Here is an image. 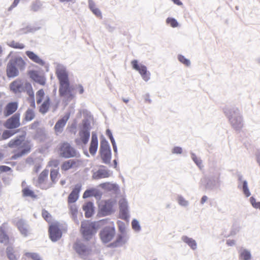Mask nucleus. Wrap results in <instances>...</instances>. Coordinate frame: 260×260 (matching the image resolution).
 Here are the masks:
<instances>
[{
    "mask_svg": "<svg viewBox=\"0 0 260 260\" xmlns=\"http://www.w3.org/2000/svg\"><path fill=\"white\" fill-rule=\"evenodd\" d=\"M239 257L242 260H250L251 258V252L247 249H243L241 251Z\"/></svg>",
    "mask_w": 260,
    "mask_h": 260,
    "instance_id": "41",
    "label": "nucleus"
},
{
    "mask_svg": "<svg viewBox=\"0 0 260 260\" xmlns=\"http://www.w3.org/2000/svg\"><path fill=\"white\" fill-rule=\"evenodd\" d=\"M29 78L36 83L41 85H44L46 82V79L43 75H40L39 72L36 70H30L28 72Z\"/></svg>",
    "mask_w": 260,
    "mask_h": 260,
    "instance_id": "18",
    "label": "nucleus"
},
{
    "mask_svg": "<svg viewBox=\"0 0 260 260\" xmlns=\"http://www.w3.org/2000/svg\"><path fill=\"white\" fill-rule=\"evenodd\" d=\"M100 186L106 191L113 192L115 194H119L120 192V187L116 183L107 182L100 184Z\"/></svg>",
    "mask_w": 260,
    "mask_h": 260,
    "instance_id": "22",
    "label": "nucleus"
},
{
    "mask_svg": "<svg viewBox=\"0 0 260 260\" xmlns=\"http://www.w3.org/2000/svg\"><path fill=\"white\" fill-rule=\"evenodd\" d=\"M82 189V184L81 183H77L68 197V204H73L75 203L79 199V193Z\"/></svg>",
    "mask_w": 260,
    "mask_h": 260,
    "instance_id": "17",
    "label": "nucleus"
},
{
    "mask_svg": "<svg viewBox=\"0 0 260 260\" xmlns=\"http://www.w3.org/2000/svg\"><path fill=\"white\" fill-rule=\"evenodd\" d=\"M26 56L33 62L42 66H44L46 64L45 61L41 59L37 54L32 51H26L25 52Z\"/></svg>",
    "mask_w": 260,
    "mask_h": 260,
    "instance_id": "28",
    "label": "nucleus"
},
{
    "mask_svg": "<svg viewBox=\"0 0 260 260\" xmlns=\"http://www.w3.org/2000/svg\"><path fill=\"white\" fill-rule=\"evenodd\" d=\"M166 23L173 28L176 27L179 25L177 20L173 17H168L166 19Z\"/></svg>",
    "mask_w": 260,
    "mask_h": 260,
    "instance_id": "49",
    "label": "nucleus"
},
{
    "mask_svg": "<svg viewBox=\"0 0 260 260\" xmlns=\"http://www.w3.org/2000/svg\"><path fill=\"white\" fill-rule=\"evenodd\" d=\"M70 212L73 218H77L78 213V208L75 204L70 206Z\"/></svg>",
    "mask_w": 260,
    "mask_h": 260,
    "instance_id": "55",
    "label": "nucleus"
},
{
    "mask_svg": "<svg viewBox=\"0 0 260 260\" xmlns=\"http://www.w3.org/2000/svg\"><path fill=\"white\" fill-rule=\"evenodd\" d=\"M119 218L124 220H128L130 215L129 214L128 202L126 198H122L119 200Z\"/></svg>",
    "mask_w": 260,
    "mask_h": 260,
    "instance_id": "13",
    "label": "nucleus"
},
{
    "mask_svg": "<svg viewBox=\"0 0 260 260\" xmlns=\"http://www.w3.org/2000/svg\"><path fill=\"white\" fill-rule=\"evenodd\" d=\"M132 227L133 230L136 232H139L141 230V227L139 221L137 219H133L132 221Z\"/></svg>",
    "mask_w": 260,
    "mask_h": 260,
    "instance_id": "48",
    "label": "nucleus"
},
{
    "mask_svg": "<svg viewBox=\"0 0 260 260\" xmlns=\"http://www.w3.org/2000/svg\"><path fill=\"white\" fill-rule=\"evenodd\" d=\"M59 164V160L57 159H54L50 160L48 163V165L51 167L54 168H58Z\"/></svg>",
    "mask_w": 260,
    "mask_h": 260,
    "instance_id": "63",
    "label": "nucleus"
},
{
    "mask_svg": "<svg viewBox=\"0 0 260 260\" xmlns=\"http://www.w3.org/2000/svg\"><path fill=\"white\" fill-rule=\"evenodd\" d=\"M42 217L46 221H48V218L51 217L50 214L46 210L43 209L42 212Z\"/></svg>",
    "mask_w": 260,
    "mask_h": 260,
    "instance_id": "64",
    "label": "nucleus"
},
{
    "mask_svg": "<svg viewBox=\"0 0 260 260\" xmlns=\"http://www.w3.org/2000/svg\"><path fill=\"white\" fill-rule=\"evenodd\" d=\"M10 90L15 94L24 91V83L21 79H17L10 84Z\"/></svg>",
    "mask_w": 260,
    "mask_h": 260,
    "instance_id": "19",
    "label": "nucleus"
},
{
    "mask_svg": "<svg viewBox=\"0 0 260 260\" xmlns=\"http://www.w3.org/2000/svg\"><path fill=\"white\" fill-rule=\"evenodd\" d=\"M5 252L9 260H18L19 256H17L13 245L7 246Z\"/></svg>",
    "mask_w": 260,
    "mask_h": 260,
    "instance_id": "30",
    "label": "nucleus"
},
{
    "mask_svg": "<svg viewBox=\"0 0 260 260\" xmlns=\"http://www.w3.org/2000/svg\"><path fill=\"white\" fill-rule=\"evenodd\" d=\"M116 234L114 222H111L109 225H106L99 233L100 238L104 244L110 242L115 237Z\"/></svg>",
    "mask_w": 260,
    "mask_h": 260,
    "instance_id": "7",
    "label": "nucleus"
},
{
    "mask_svg": "<svg viewBox=\"0 0 260 260\" xmlns=\"http://www.w3.org/2000/svg\"><path fill=\"white\" fill-rule=\"evenodd\" d=\"M106 135L107 136V137L109 139L112 144L113 151L114 152V157H117L118 155L117 146L115 139L113 136L112 131L109 128L107 129L106 131Z\"/></svg>",
    "mask_w": 260,
    "mask_h": 260,
    "instance_id": "31",
    "label": "nucleus"
},
{
    "mask_svg": "<svg viewBox=\"0 0 260 260\" xmlns=\"http://www.w3.org/2000/svg\"><path fill=\"white\" fill-rule=\"evenodd\" d=\"M82 161L80 159H71L64 161L61 166V169L64 171H67L73 168L74 167H78Z\"/></svg>",
    "mask_w": 260,
    "mask_h": 260,
    "instance_id": "23",
    "label": "nucleus"
},
{
    "mask_svg": "<svg viewBox=\"0 0 260 260\" xmlns=\"http://www.w3.org/2000/svg\"><path fill=\"white\" fill-rule=\"evenodd\" d=\"M48 170L45 169L40 173L38 178V183L39 184H42L44 183L48 177Z\"/></svg>",
    "mask_w": 260,
    "mask_h": 260,
    "instance_id": "46",
    "label": "nucleus"
},
{
    "mask_svg": "<svg viewBox=\"0 0 260 260\" xmlns=\"http://www.w3.org/2000/svg\"><path fill=\"white\" fill-rule=\"evenodd\" d=\"M73 248L82 258L88 256L92 251L90 247L80 241L75 242L73 244Z\"/></svg>",
    "mask_w": 260,
    "mask_h": 260,
    "instance_id": "12",
    "label": "nucleus"
},
{
    "mask_svg": "<svg viewBox=\"0 0 260 260\" xmlns=\"http://www.w3.org/2000/svg\"><path fill=\"white\" fill-rule=\"evenodd\" d=\"M7 225L6 223L1 225V244L6 246L13 245L15 241L14 238L8 234Z\"/></svg>",
    "mask_w": 260,
    "mask_h": 260,
    "instance_id": "15",
    "label": "nucleus"
},
{
    "mask_svg": "<svg viewBox=\"0 0 260 260\" xmlns=\"http://www.w3.org/2000/svg\"><path fill=\"white\" fill-rule=\"evenodd\" d=\"M25 91L30 96L34 94L31 84L28 82H26L24 84V91Z\"/></svg>",
    "mask_w": 260,
    "mask_h": 260,
    "instance_id": "50",
    "label": "nucleus"
},
{
    "mask_svg": "<svg viewBox=\"0 0 260 260\" xmlns=\"http://www.w3.org/2000/svg\"><path fill=\"white\" fill-rule=\"evenodd\" d=\"M102 162L106 165H110L111 166V160L112 158V151H100L99 152Z\"/></svg>",
    "mask_w": 260,
    "mask_h": 260,
    "instance_id": "33",
    "label": "nucleus"
},
{
    "mask_svg": "<svg viewBox=\"0 0 260 260\" xmlns=\"http://www.w3.org/2000/svg\"><path fill=\"white\" fill-rule=\"evenodd\" d=\"M88 6L89 9L93 14L98 17L102 18V15L101 10L95 7V3L92 0H88Z\"/></svg>",
    "mask_w": 260,
    "mask_h": 260,
    "instance_id": "37",
    "label": "nucleus"
},
{
    "mask_svg": "<svg viewBox=\"0 0 260 260\" xmlns=\"http://www.w3.org/2000/svg\"><path fill=\"white\" fill-rule=\"evenodd\" d=\"M100 147L99 151H111L110 144L103 135L100 137Z\"/></svg>",
    "mask_w": 260,
    "mask_h": 260,
    "instance_id": "34",
    "label": "nucleus"
},
{
    "mask_svg": "<svg viewBox=\"0 0 260 260\" xmlns=\"http://www.w3.org/2000/svg\"><path fill=\"white\" fill-rule=\"evenodd\" d=\"M82 209L85 212V216L87 218L91 217L94 213V204L91 202H88L84 204Z\"/></svg>",
    "mask_w": 260,
    "mask_h": 260,
    "instance_id": "27",
    "label": "nucleus"
},
{
    "mask_svg": "<svg viewBox=\"0 0 260 260\" xmlns=\"http://www.w3.org/2000/svg\"><path fill=\"white\" fill-rule=\"evenodd\" d=\"M19 132V130H16L13 129H8L6 130H4L3 132L2 135L1 136V140H6L9 139L11 137L14 135L15 134Z\"/></svg>",
    "mask_w": 260,
    "mask_h": 260,
    "instance_id": "39",
    "label": "nucleus"
},
{
    "mask_svg": "<svg viewBox=\"0 0 260 260\" xmlns=\"http://www.w3.org/2000/svg\"><path fill=\"white\" fill-rule=\"evenodd\" d=\"M91 129L90 122L88 118H84L82 120V125L81 126L80 131H89Z\"/></svg>",
    "mask_w": 260,
    "mask_h": 260,
    "instance_id": "43",
    "label": "nucleus"
},
{
    "mask_svg": "<svg viewBox=\"0 0 260 260\" xmlns=\"http://www.w3.org/2000/svg\"><path fill=\"white\" fill-rule=\"evenodd\" d=\"M35 117V114L34 110L28 108L25 112L24 120L25 121H30L32 120Z\"/></svg>",
    "mask_w": 260,
    "mask_h": 260,
    "instance_id": "42",
    "label": "nucleus"
},
{
    "mask_svg": "<svg viewBox=\"0 0 260 260\" xmlns=\"http://www.w3.org/2000/svg\"><path fill=\"white\" fill-rule=\"evenodd\" d=\"M18 103L17 102H9L5 106L4 109V115L5 117H7L10 115L14 113L17 110Z\"/></svg>",
    "mask_w": 260,
    "mask_h": 260,
    "instance_id": "21",
    "label": "nucleus"
},
{
    "mask_svg": "<svg viewBox=\"0 0 260 260\" xmlns=\"http://www.w3.org/2000/svg\"><path fill=\"white\" fill-rule=\"evenodd\" d=\"M41 29V27H34L31 25H27L18 30L19 35L25 34L29 32H34Z\"/></svg>",
    "mask_w": 260,
    "mask_h": 260,
    "instance_id": "38",
    "label": "nucleus"
},
{
    "mask_svg": "<svg viewBox=\"0 0 260 260\" xmlns=\"http://www.w3.org/2000/svg\"><path fill=\"white\" fill-rule=\"evenodd\" d=\"M25 255L32 260H42L40 255L35 252H26Z\"/></svg>",
    "mask_w": 260,
    "mask_h": 260,
    "instance_id": "57",
    "label": "nucleus"
},
{
    "mask_svg": "<svg viewBox=\"0 0 260 260\" xmlns=\"http://www.w3.org/2000/svg\"><path fill=\"white\" fill-rule=\"evenodd\" d=\"M181 240L186 244H187L190 248L194 250L197 248V243L195 240L193 239L188 237L187 236H183L181 237Z\"/></svg>",
    "mask_w": 260,
    "mask_h": 260,
    "instance_id": "35",
    "label": "nucleus"
},
{
    "mask_svg": "<svg viewBox=\"0 0 260 260\" xmlns=\"http://www.w3.org/2000/svg\"><path fill=\"white\" fill-rule=\"evenodd\" d=\"M66 123L67 122L64 119L62 118L59 119L54 125V129L55 131L59 133L61 132Z\"/></svg>",
    "mask_w": 260,
    "mask_h": 260,
    "instance_id": "40",
    "label": "nucleus"
},
{
    "mask_svg": "<svg viewBox=\"0 0 260 260\" xmlns=\"http://www.w3.org/2000/svg\"><path fill=\"white\" fill-rule=\"evenodd\" d=\"M222 110L232 127L236 132H240L243 127V117L239 109L235 106H226Z\"/></svg>",
    "mask_w": 260,
    "mask_h": 260,
    "instance_id": "3",
    "label": "nucleus"
},
{
    "mask_svg": "<svg viewBox=\"0 0 260 260\" xmlns=\"http://www.w3.org/2000/svg\"><path fill=\"white\" fill-rule=\"evenodd\" d=\"M80 139H76L75 141L77 145H79L82 143L84 145H86L89 140L90 133L89 131H80L79 133Z\"/></svg>",
    "mask_w": 260,
    "mask_h": 260,
    "instance_id": "26",
    "label": "nucleus"
},
{
    "mask_svg": "<svg viewBox=\"0 0 260 260\" xmlns=\"http://www.w3.org/2000/svg\"><path fill=\"white\" fill-rule=\"evenodd\" d=\"M32 138L37 142L42 143L46 142L50 137L45 127L42 126L35 131L32 135Z\"/></svg>",
    "mask_w": 260,
    "mask_h": 260,
    "instance_id": "11",
    "label": "nucleus"
},
{
    "mask_svg": "<svg viewBox=\"0 0 260 260\" xmlns=\"http://www.w3.org/2000/svg\"><path fill=\"white\" fill-rule=\"evenodd\" d=\"M50 105V99L49 96H47L45 101L41 105L39 108V112L43 114H46L49 109Z\"/></svg>",
    "mask_w": 260,
    "mask_h": 260,
    "instance_id": "36",
    "label": "nucleus"
},
{
    "mask_svg": "<svg viewBox=\"0 0 260 260\" xmlns=\"http://www.w3.org/2000/svg\"><path fill=\"white\" fill-rule=\"evenodd\" d=\"M9 46L15 49H22L25 47L23 44L16 42L14 41H11L9 44Z\"/></svg>",
    "mask_w": 260,
    "mask_h": 260,
    "instance_id": "54",
    "label": "nucleus"
},
{
    "mask_svg": "<svg viewBox=\"0 0 260 260\" xmlns=\"http://www.w3.org/2000/svg\"><path fill=\"white\" fill-rule=\"evenodd\" d=\"M42 4L39 0H36L31 6V10L34 12L38 11L42 7Z\"/></svg>",
    "mask_w": 260,
    "mask_h": 260,
    "instance_id": "59",
    "label": "nucleus"
},
{
    "mask_svg": "<svg viewBox=\"0 0 260 260\" xmlns=\"http://www.w3.org/2000/svg\"><path fill=\"white\" fill-rule=\"evenodd\" d=\"M182 152V148L180 146H175L172 149V153L173 154H181Z\"/></svg>",
    "mask_w": 260,
    "mask_h": 260,
    "instance_id": "62",
    "label": "nucleus"
},
{
    "mask_svg": "<svg viewBox=\"0 0 260 260\" xmlns=\"http://www.w3.org/2000/svg\"><path fill=\"white\" fill-rule=\"evenodd\" d=\"M55 74L59 81L60 96L72 99L73 88L70 84L69 75L66 67L63 64L58 63L55 69Z\"/></svg>",
    "mask_w": 260,
    "mask_h": 260,
    "instance_id": "1",
    "label": "nucleus"
},
{
    "mask_svg": "<svg viewBox=\"0 0 260 260\" xmlns=\"http://www.w3.org/2000/svg\"><path fill=\"white\" fill-rule=\"evenodd\" d=\"M59 151L60 156L63 158H70L77 156V151L67 142L61 144Z\"/></svg>",
    "mask_w": 260,
    "mask_h": 260,
    "instance_id": "9",
    "label": "nucleus"
},
{
    "mask_svg": "<svg viewBox=\"0 0 260 260\" xmlns=\"http://www.w3.org/2000/svg\"><path fill=\"white\" fill-rule=\"evenodd\" d=\"M102 196V193L98 189L95 188H90L87 189L83 194V198L86 199L88 198L94 197L97 200H100Z\"/></svg>",
    "mask_w": 260,
    "mask_h": 260,
    "instance_id": "24",
    "label": "nucleus"
},
{
    "mask_svg": "<svg viewBox=\"0 0 260 260\" xmlns=\"http://www.w3.org/2000/svg\"><path fill=\"white\" fill-rule=\"evenodd\" d=\"M98 143H90L89 151L91 155L94 156L98 150Z\"/></svg>",
    "mask_w": 260,
    "mask_h": 260,
    "instance_id": "52",
    "label": "nucleus"
},
{
    "mask_svg": "<svg viewBox=\"0 0 260 260\" xmlns=\"http://www.w3.org/2000/svg\"><path fill=\"white\" fill-rule=\"evenodd\" d=\"M20 114L18 112L15 113L11 117L9 118L3 124L4 126L7 129H13L20 126Z\"/></svg>",
    "mask_w": 260,
    "mask_h": 260,
    "instance_id": "14",
    "label": "nucleus"
},
{
    "mask_svg": "<svg viewBox=\"0 0 260 260\" xmlns=\"http://www.w3.org/2000/svg\"><path fill=\"white\" fill-rule=\"evenodd\" d=\"M177 201L178 204L181 206L187 207L189 204L188 202L181 195L178 196Z\"/></svg>",
    "mask_w": 260,
    "mask_h": 260,
    "instance_id": "56",
    "label": "nucleus"
},
{
    "mask_svg": "<svg viewBox=\"0 0 260 260\" xmlns=\"http://www.w3.org/2000/svg\"><path fill=\"white\" fill-rule=\"evenodd\" d=\"M237 187L242 192L245 197L248 198L251 196L247 181H244L240 183H238Z\"/></svg>",
    "mask_w": 260,
    "mask_h": 260,
    "instance_id": "32",
    "label": "nucleus"
},
{
    "mask_svg": "<svg viewBox=\"0 0 260 260\" xmlns=\"http://www.w3.org/2000/svg\"><path fill=\"white\" fill-rule=\"evenodd\" d=\"M131 65L134 70L139 73L144 81H148L150 79V73L147 70L146 66L139 63L138 60L137 59L133 60L131 61Z\"/></svg>",
    "mask_w": 260,
    "mask_h": 260,
    "instance_id": "10",
    "label": "nucleus"
},
{
    "mask_svg": "<svg viewBox=\"0 0 260 260\" xmlns=\"http://www.w3.org/2000/svg\"><path fill=\"white\" fill-rule=\"evenodd\" d=\"M116 203V201L115 199H110L105 200L104 204L99 206L97 215L102 217L111 215L115 212L113 207Z\"/></svg>",
    "mask_w": 260,
    "mask_h": 260,
    "instance_id": "8",
    "label": "nucleus"
},
{
    "mask_svg": "<svg viewBox=\"0 0 260 260\" xmlns=\"http://www.w3.org/2000/svg\"><path fill=\"white\" fill-rule=\"evenodd\" d=\"M45 96V92L43 89H39L36 93V100L37 103L40 104L42 102V101Z\"/></svg>",
    "mask_w": 260,
    "mask_h": 260,
    "instance_id": "47",
    "label": "nucleus"
},
{
    "mask_svg": "<svg viewBox=\"0 0 260 260\" xmlns=\"http://www.w3.org/2000/svg\"><path fill=\"white\" fill-rule=\"evenodd\" d=\"M110 220L109 218H105L94 222L98 225V229H100L101 226L107 224Z\"/></svg>",
    "mask_w": 260,
    "mask_h": 260,
    "instance_id": "61",
    "label": "nucleus"
},
{
    "mask_svg": "<svg viewBox=\"0 0 260 260\" xmlns=\"http://www.w3.org/2000/svg\"><path fill=\"white\" fill-rule=\"evenodd\" d=\"M26 62L19 56L12 57L7 63L6 73L8 78H13L19 74V70L21 71L25 69Z\"/></svg>",
    "mask_w": 260,
    "mask_h": 260,
    "instance_id": "4",
    "label": "nucleus"
},
{
    "mask_svg": "<svg viewBox=\"0 0 260 260\" xmlns=\"http://www.w3.org/2000/svg\"><path fill=\"white\" fill-rule=\"evenodd\" d=\"M26 136V133L23 132L21 135L17 136L8 143V146L10 148H17V150L14 151L12 156V159H17L31 151L32 146L30 144V140H25Z\"/></svg>",
    "mask_w": 260,
    "mask_h": 260,
    "instance_id": "2",
    "label": "nucleus"
},
{
    "mask_svg": "<svg viewBox=\"0 0 260 260\" xmlns=\"http://www.w3.org/2000/svg\"><path fill=\"white\" fill-rule=\"evenodd\" d=\"M22 194L23 197H30L32 199L37 198V196L35 193L32 190L30 189L28 187H25L22 189Z\"/></svg>",
    "mask_w": 260,
    "mask_h": 260,
    "instance_id": "45",
    "label": "nucleus"
},
{
    "mask_svg": "<svg viewBox=\"0 0 260 260\" xmlns=\"http://www.w3.org/2000/svg\"><path fill=\"white\" fill-rule=\"evenodd\" d=\"M127 239L126 237V233H120L117 234L116 239L110 243L108 247L110 248H116L119 247L127 242Z\"/></svg>",
    "mask_w": 260,
    "mask_h": 260,
    "instance_id": "20",
    "label": "nucleus"
},
{
    "mask_svg": "<svg viewBox=\"0 0 260 260\" xmlns=\"http://www.w3.org/2000/svg\"><path fill=\"white\" fill-rule=\"evenodd\" d=\"M178 60L182 64L188 67L190 65V61L189 59L186 58L184 55L182 54H179L178 55Z\"/></svg>",
    "mask_w": 260,
    "mask_h": 260,
    "instance_id": "51",
    "label": "nucleus"
},
{
    "mask_svg": "<svg viewBox=\"0 0 260 260\" xmlns=\"http://www.w3.org/2000/svg\"><path fill=\"white\" fill-rule=\"evenodd\" d=\"M110 170L108 169H99L98 171L93 173L92 178L93 179L95 180L108 178L110 176Z\"/></svg>",
    "mask_w": 260,
    "mask_h": 260,
    "instance_id": "29",
    "label": "nucleus"
},
{
    "mask_svg": "<svg viewBox=\"0 0 260 260\" xmlns=\"http://www.w3.org/2000/svg\"><path fill=\"white\" fill-rule=\"evenodd\" d=\"M249 202L254 208L260 210V202H257L256 199L254 197H251L250 198Z\"/></svg>",
    "mask_w": 260,
    "mask_h": 260,
    "instance_id": "58",
    "label": "nucleus"
},
{
    "mask_svg": "<svg viewBox=\"0 0 260 260\" xmlns=\"http://www.w3.org/2000/svg\"><path fill=\"white\" fill-rule=\"evenodd\" d=\"M16 226L22 235L24 237L27 236L29 225L24 219H20L18 220L16 223Z\"/></svg>",
    "mask_w": 260,
    "mask_h": 260,
    "instance_id": "25",
    "label": "nucleus"
},
{
    "mask_svg": "<svg viewBox=\"0 0 260 260\" xmlns=\"http://www.w3.org/2000/svg\"><path fill=\"white\" fill-rule=\"evenodd\" d=\"M118 230L121 233H126L125 232V223L120 220H118L117 222Z\"/></svg>",
    "mask_w": 260,
    "mask_h": 260,
    "instance_id": "60",
    "label": "nucleus"
},
{
    "mask_svg": "<svg viewBox=\"0 0 260 260\" xmlns=\"http://www.w3.org/2000/svg\"><path fill=\"white\" fill-rule=\"evenodd\" d=\"M190 157L194 163L200 168L202 169L203 166L202 165V160L200 158L197 157L196 154L192 151L190 152Z\"/></svg>",
    "mask_w": 260,
    "mask_h": 260,
    "instance_id": "44",
    "label": "nucleus"
},
{
    "mask_svg": "<svg viewBox=\"0 0 260 260\" xmlns=\"http://www.w3.org/2000/svg\"><path fill=\"white\" fill-rule=\"evenodd\" d=\"M220 173L217 170L211 171L210 170L208 175H205L201 179V182L205 188L207 190L214 191L220 186Z\"/></svg>",
    "mask_w": 260,
    "mask_h": 260,
    "instance_id": "5",
    "label": "nucleus"
},
{
    "mask_svg": "<svg viewBox=\"0 0 260 260\" xmlns=\"http://www.w3.org/2000/svg\"><path fill=\"white\" fill-rule=\"evenodd\" d=\"M48 232L49 238L53 242L59 240L62 234L61 230L56 224H51L49 226Z\"/></svg>",
    "mask_w": 260,
    "mask_h": 260,
    "instance_id": "16",
    "label": "nucleus"
},
{
    "mask_svg": "<svg viewBox=\"0 0 260 260\" xmlns=\"http://www.w3.org/2000/svg\"><path fill=\"white\" fill-rule=\"evenodd\" d=\"M59 174L58 168L57 169H51L50 170V179L52 182L55 183L56 179Z\"/></svg>",
    "mask_w": 260,
    "mask_h": 260,
    "instance_id": "53",
    "label": "nucleus"
},
{
    "mask_svg": "<svg viewBox=\"0 0 260 260\" xmlns=\"http://www.w3.org/2000/svg\"><path fill=\"white\" fill-rule=\"evenodd\" d=\"M99 229L95 222L84 220L81 222L80 233L85 241H89L96 234Z\"/></svg>",
    "mask_w": 260,
    "mask_h": 260,
    "instance_id": "6",
    "label": "nucleus"
}]
</instances>
